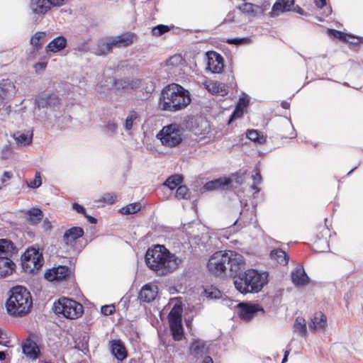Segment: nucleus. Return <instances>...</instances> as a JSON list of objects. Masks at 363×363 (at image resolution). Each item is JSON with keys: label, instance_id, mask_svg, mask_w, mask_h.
<instances>
[{"label": "nucleus", "instance_id": "nucleus-49", "mask_svg": "<svg viewBox=\"0 0 363 363\" xmlns=\"http://www.w3.org/2000/svg\"><path fill=\"white\" fill-rule=\"evenodd\" d=\"M41 178H40V173L37 172L35 173V178L32 180H30L29 182H28V186L31 188H38L41 185Z\"/></svg>", "mask_w": 363, "mask_h": 363}, {"label": "nucleus", "instance_id": "nucleus-36", "mask_svg": "<svg viewBox=\"0 0 363 363\" xmlns=\"http://www.w3.org/2000/svg\"><path fill=\"white\" fill-rule=\"evenodd\" d=\"M246 135L248 139L256 143L264 144L266 142V137H264L263 135H260V133L257 130H248Z\"/></svg>", "mask_w": 363, "mask_h": 363}, {"label": "nucleus", "instance_id": "nucleus-62", "mask_svg": "<svg viewBox=\"0 0 363 363\" xmlns=\"http://www.w3.org/2000/svg\"><path fill=\"white\" fill-rule=\"evenodd\" d=\"M248 105V100L245 99V98H242V99H240L237 106H240V107H242V109L244 110V108Z\"/></svg>", "mask_w": 363, "mask_h": 363}, {"label": "nucleus", "instance_id": "nucleus-34", "mask_svg": "<svg viewBox=\"0 0 363 363\" xmlns=\"http://www.w3.org/2000/svg\"><path fill=\"white\" fill-rule=\"evenodd\" d=\"M32 134L28 135L26 133L17 131L13 134V138L19 145L26 146L32 142Z\"/></svg>", "mask_w": 363, "mask_h": 363}, {"label": "nucleus", "instance_id": "nucleus-3", "mask_svg": "<svg viewBox=\"0 0 363 363\" xmlns=\"http://www.w3.org/2000/svg\"><path fill=\"white\" fill-rule=\"evenodd\" d=\"M245 261L238 272H233V283L235 289L242 294H255L260 291L267 283V275L254 269L245 270Z\"/></svg>", "mask_w": 363, "mask_h": 363}, {"label": "nucleus", "instance_id": "nucleus-2", "mask_svg": "<svg viewBox=\"0 0 363 363\" xmlns=\"http://www.w3.org/2000/svg\"><path fill=\"white\" fill-rule=\"evenodd\" d=\"M191 101L187 89L180 84L172 83L162 89L158 106L162 111L177 112L184 109Z\"/></svg>", "mask_w": 363, "mask_h": 363}, {"label": "nucleus", "instance_id": "nucleus-63", "mask_svg": "<svg viewBox=\"0 0 363 363\" xmlns=\"http://www.w3.org/2000/svg\"><path fill=\"white\" fill-rule=\"evenodd\" d=\"M314 3L318 8L322 9L326 5V0H314Z\"/></svg>", "mask_w": 363, "mask_h": 363}, {"label": "nucleus", "instance_id": "nucleus-41", "mask_svg": "<svg viewBox=\"0 0 363 363\" xmlns=\"http://www.w3.org/2000/svg\"><path fill=\"white\" fill-rule=\"evenodd\" d=\"M138 114L135 111H131L125 121V129L130 130L133 128V121L138 118Z\"/></svg>", "mask_w": 363, "mask_h": 363}, {"label": "nucleus", "instance_id": "nucleus-6", "mask_svg": "<svg viewBox=\"0 0 363 363\" xmlns=\"http://www.w3.org/2000/svg\"><path fill=\"white\" fill-rule=\"evenodd\" d=\"M52 310L56 315H62L68 319H77L83 314V306L76 301L61 297L53 304Z\"/></svg>", "mask_w": 363, "mask_h": 363}, {"label": "nucleus", "instance_id": "nucleus-53", "mask_svg": "<svg viewBox=\"0 0 363 363\" xmlns=\"http://www.w3.org/2000/svg\"><path fill=\"white\" fill-rule=\"evenodd\" d=\"M115 312V306L113 305H105L101 308V313L104 315H110Z\"/></svg>", "mask_w": 363, "mask_h": 363}, {"label": "nucleus", "instance_id": "nucleus-10", "mask_svg": "<svg viewBox=\"0 0 363 363\" xmlns=\"http://www.w3.org/2000/svg\"><path fill=\"white\" fill-rule=\"evenodd\" d=\"M232 179L230 178L220 177L206 182L201 188V192L211 191L216 190H227L230 189Z\"/></svg>", "mask_w": 363, "mask_h": 363}, {"label": "nucleus", "instance_id": "nucleus-29", "mask_svg": "<svg viewBox=\"0 0 363 363\" xmlns=\"http://www.w3.org/2000/svg\"><path fill=\"white\" fill-rule=\"evenodd\" d=\"M114 48L112 44V39L111 37H108L104 40H101L98 42L97 49L96 54L97 55H105L112 52Z\"/></svg>", "mask_w": 363, "mask_h": 363}, {"label": "nucleus", "instance_id": "nucleus-35", "mask_svg": "<svg viewBox=\"0 0 363 363\" xmlns=\"http://www.w3.org/2000/svg\"><path fill=\"white\" fill-rule=\"evenodd\" d=\"M294 331L301 337L307 335L306 321L303 317H297L294 323Z\"/></svg>", "mask_w": 363, "mask_h": 363}, {"label": "nucleus", "instance_id": "nucleus-37", "mask_svg": "<svg viewBox=\"0 0 363 363\" xmlns=\"http://www.w3.org/2000/svg\"><path fill=\"white\" fill-rule=\"evenodd\" d=\"M175 197L178 199H189L190 198V192L185 185H179L175 193Z\"/></svg>", "mask_w": 363, "mask_h": 363}, {"label": "nucleus", "instance_id": "nucleus-13", "mask_svg": "<svg viewBox=\"0 0 363 363\" xmlns=\"http://www.w3.org/2000/svg\"><path fill=\"white\" fill-rule=\"evenodd\" d=\"M69 269L67 267L60 265L49 269L45 274V278L50 281H59L65 279L69 276Z\"/></svg>", "mask_w": 363, "mask_h": 363}, {"label": "nucleus", "instance_id": "nucleus-47", "mask_svg": "<svg viewBox=\"0 0 363 363\" xmlns=\"http://www.w3.org/2000/svg\"><path fill=\"white\" fill-rule=\"evenodd\" d=\"M223 86V84L218 82H210L206 84V87L211 94H218V87Z\"/></svg>", "mask_w": 363, "mask_h": 363}, {"label": "nucleus", "instance_id": "nucleus-44", "mask_svg": "<svg viewBox=\"0 0 363 363\" xmlns=\"http://www.w3.org/2000/svg\"><path fill=\"white\" fill-rule=\"evenodd\" d=\"M97 202L105 203L107 204H114L118 202L117 196L115 194H106L99 199L96 200Z\"/></svg>", "mask_w": 363, "mask_h": 363}, {"label": "nucleus", "instance_id": "nucleus-12", "mask_svg": "<svg viewBox=\"0 0 363 363\" xmlns=\"http://www.w3.org/2000/svg\"><path fill=\"white\" fill-rule=\"evenodd\" d=\"M114 48H122L132 45L137 40V35L131 32H125L117 36L111 37Z\"/></svg>", "mask_w": 363, "mask_h": 363}, {"label": "nucleus", "instance_id": "nucleus-30", "mask_svg": "<svg viewBox=\"0 0 363 363\" xmlns=\"http://www.w3.org/2000/svg\"><path fill=\"white\" fill-rule=\"evenodd\" d=\"M16 251L13 243L9 240H0V257H10Z\"/></svg>", "mask_w": 363, "mask_h": 363}, {"label": "nucleus", "instance_id": "nucleus-28", "mask_svg": "<svg viewBox=\"0 0 363 363\" xmlns=\"http://www.w3.org/2000/svg\"><path fill=\"white\" fill-rule=\"evenodd\" d=\"M111 352L118 360L122 361L127 357L126 350L121 340H113L111 342Z\"/></svg>", "mask_w": 363, "mask_h": 363}, {"label": "nucleus", "instance_id": "nucleus-4", "mask_svg": "<svg viewBox=\"0 0 363 363\" xmlns=\"http://www.w3.org/2000/svg\"><path fill=\"white\" fill-rule=\"evenodd\" d=\"M244 257L242 255L233 251L215 252L208 259L207 267L216 276H220L229 271L231 276L233 272H238L243 267Z\"/></svg>", "mask_w": 363, "mask_h": 363}, {"label": "nucleus", "instance_id": "nucleus-24", "mask_svg": "<svg viewBox=\"0 0 363 363\" xmlns=\"http://www.w3.org/2000/svg\"><path fill=\"white\" fill-rule=\"evenodd\" d=\"M59 103V98L54 94L44 95L35 100V104L39 108L52 107Z\"/></svg>", "mask_w": 363, "mask_h": 363}, {"label": "nucleus", "instance_id": "nucleus-8", "mask_svg": "<svg viewBox=\"0 0 363 363\" xmlns=\"http://www.w3.org/2000/svg\"><path fill=\"white\" fill-rule=\"evenodd\" d=\"M43 263L42 253L35 247L28 248L21 257V266L26 272L31 273L39 269Z\"/></svg>", "mask_w": 363, "mask_h": 363}, {"label": "nucleus", "instance_id": "nucleus-52", "mask_svg": "<svg viewBox=\"0 0 363 363\" xmlns=\"http://www.w3.org/2000/svg\"><path fill=\"white\" fill-rule=\"evenodd\" d=\"M117 128V124L112 121H108L105 125V129L109 135H113L116 132Z\"/></svg>", "mask_w": 363, "mask_h": 363}, {"label": "nucleus", "instance_id": "nucleus-19", "mask_svg": "<svg viewBox=\"0 0 363 363\" xmlns=\"http://www.w3.org/2000/svg\"><path fill=\"white\" fill-rule=\"evenodd\" d=\"M157 294V286L150 284H145L139 293L140 301L150 303L153 301Z\"/></svg>", "mask_w": 363, "mask_h": 363}, {"label": "nucleus", "instance_id": "nucleus-25", "mask_svg": "<svg viewBox=\"0 0 363 363\" xmlns=\"http://www.w3.org/2000/svg\"><path fill=\"white\" fill-rule=\"evenodd\" d=\"M15 268V264L9 257H0V277H4L11 274Z\"/></svg>", "mask_w": 363, "mask_h": 363}, {"label": "nucleus", "instance_id": "nucleus-16", "mask_svg": "<svg viewBox=\"0 0 363 363\" xmlns=\"http://www.w3.org/2000/svg\"><path fill=\"white\" fill-rule=\"evenodd\" d=\"M291 281L296 286H303L308 284L309 278L303 267H296L291 272Z\"/></svg>", "mask_w": 363, "mask_h": 363}, {"label": "nucleus", "instance_id": "nucleus-51", "mask_svg": "<svg viewBox=\"0 0 363 363\" xmlns=\"http://www.w3.org/2000/svg\"><path fill=\"white\" fill-rule=\"evenodd\" d=\"M143 80L129 77L128 89H136L140 87Z\"/></svg>", "mask_w": 363, "mask_h": 363}, {"label": "nucleus", "instance_id": "nucleus-22", "mask_svg": "<svg viewBox=\"0 0 363 363\" xmlns=\"http://www.w3.org/2000/svg\"><path fill=\"white\" fill-rule=\"evenodd\" d=\"M84 235V230L81 227H72L67 230L63 235V241L67 245H72L77 239Z\"/></svg>", "mask_w": 363, "mask_h": 363}, {"label": "nucleus", "instance_id": "nucleus-27", "mask_svg": "<svg viewBox=\"0 0 363 363\" xmlns=\"http://www.w3.org/2000/svg\"><path fill=\"white\" fill-rule=\"evenodd\" d=\"M26 220L31 225L40 223L44 216L43 211L38 208H31L25 212Z\"/></svg>", "mask_w": 363, "mask_h": 363}, {"label": "nucleus", "instance_id": "nucleus-55", "mask_svg": "<svg viewBox=\"0 0 363 363\" xmlns=\"http://www.w3.org/2000/svg\"><path fill=\"white\" fill-rule=\"evenodd\" d=\"M11 152H12V149H11L10 145H6L3 147L1 157L3 159H7L9 157V156L11 154Z\"/></svg>", "mask_w": 363, "mask_h": 363}, {"label": "nucleus", "instance_id": "nucleus-48", "mask_svg": "<svg viewBox=\"0 0 363 363\" xmlns=\"http://www.w3.org/2000/svg\"><path fill=\"white\" fill-rule=\"evenodd\" d=\"M208 69H210L213 73H220L223 71V65H218L215 63L212 58L208 60Z\"/></svg>", "mask_w": 363, "mask_h": 363}, {"label": "nucleus", "instance_id": "nucleus-38", "mask_svg": "<svg viewBox=\"0 0 363 363\" xmlns=\"http://www.w3.org/2000/svg\"><path fill=\"white\" fill-rule=\"evenodd\" d=\"M328 31L334 38L339 39L342 42H349L348 38H354V35H352L346 34L335 29H329Z\"/></svg>", "mask_w": 363, "mask_h": 363}, {"label": "nucleus", "instance_id": "nucleus-14", "mask_svg": "<svg viewBox=\"0 0 363 363\" xmlns=\"http://www.w3.org/2000/svg\"><path fill=\"white\" fill-rule=\"evenodd\" d=\"M15 94V86L9 79L0 82V106L5 104V100L12 97Z\"/></svg>", "mask_w": 363, "mask_h": 363}, {"label": "nucleus", "instance_id": "nucleus-39", "mask_svg": "<svg viewBox=\"0 0 363 363\" xmlns=\"http://www.w3.org/2000/svg\"><path fill=\"white\" fill-rule=\"evenodd\" d=\"M129 77L113 80V86L116 90L128 89Z\"/></svg>", "mask_w": 363, "mask_h": 363}, {"label": "nucleus", "instance_id": "nucleus-59", "mask_svg": "<svg viewBox=\"0 0 363 363\" xmlns=\"http://www.w3.org/2000/svg\"><path fill=\"white\" fill-rule=\"evenodd\" d=\"M74 50L77 51L86 52L88 51L87 43L84 42L82 45H78L74 48Z\"/></svg>", "mask_w": 363, "mask_h": 363}, {"label": "nucleus", "instance_id": "nucleus-31", "mask_svg": "<svg viewBox=\"0 0 363 363\" xmlns=\"http://www.w3.org/2000/svg\"><path fill=\"white\" fill-rule=\"evenodd\" d=\"M45 32H36L30 38V43L36 51L41 49L45 43Z\"/></svg>", "mask_w": 363, "mask_h": 363}, {"label": "nucleus", "instance_id": "nucleus-57", "mask_svg": "<svg viewBox=\"0 0 363 363\" xmlns=\"http://www.w3.org/2000/svg\"><path fill=\"white\" fill-rule=\"evenodd\" d=\"M42 228L44 230V231H50L52 228V225L50 221L48 218H45L43 220Z\"/></svg>", "mask_w": 363, "mask_h": 363}, {"label": "nucleus", "instance_id": "nucleus-61", "mask_svg": "<svg viewBox=\"0 0 363 363\" xmlns=\"http://www.w3.org/2000/svg\"><path fill=\"white\" fill-rule=\"evenodd\" d=\"M72 207L77 213L84 214V216L86 215L83 206H72Z\"/></svg>", "mask_w": 363, "mask_h": 363}, {"label": "nucleus", "instance_id": "nucleus-45", "mask_svg": "<svg viewBox=\"0 0 363 363\" xmlns=\"http://www.w3.org/2000/svg\"><path fill=\"white\" fill-rule=\"evenodd\" d=\"M244 113V111L242 109V107L237 106L235 107V109L233 111L232 114L230 115L228 123L230 124L233 123L235 119L241 118Z\"/></svg>", "mask_w": 363, "mask_h": 363}, {"label": "nucleus", "instance_id": "nucleus-46", "mask_svg": "<svg viewBox=\"0 0 363 363\" xmlns=\"http://www.w3.org/2000/svg\"><path fill=\"white\" fill-rule=\"evenodd\" d=\"M212 58L213 61L218 65H223L224 67L223 57L216 52L212 51L208 53V60Z\"/></svg>", "mask_w": 363, "mask_h": 363}, {"label": "nucleus", "instance_id": "nucleus-18", "mask_svg": "<svg viewBox=\"0 0 363 363\" xmlns=\"http://www.w3.org/2000/svg\"><path fill=\"white\" fill-rule=\"evenodd\" d=\"M294 5V0H277L273 5L270 16L274 18L279 16V13L290 11Z\"/></svg>", "mask_w": 363, "mask_h": 363}, {"label": "nucleus", "instance_id": "nucleus-5", "mask_svg": "<svg viewBox=\"0 0 363 363\" xmlns=\"http://www.w3.org/2000/svg\"><path fill=\"white\" fill-rule=\"evenodd\" d=\"M10 293L6 303L8 313L13 317L27 315L33 306L30 292L24 286H16L10 290Z\"/></svg>", "mask_w": 363, "mask_h": 363}, {"label": "nucleus", "instance_id": "nucleus-56", "mask_svg": "<svg viewBox=\"0 0 363 363\" xmlns=\"http://www.w3.org/2000/svg\"><path fill=\"white\" fill-rule=\"evenodd\" d=\"M65 3V0H50L49 1V5L50 6V9L52 7L55 6H61L64 5Z\"/></svg>", "mask_w": 363, "mask_h": 363}, {"label": "nucleus", "instance_id": "nucleus-58", "mask_svg": "<svg viewBox=\"0 0 363 363\" xmlns=\"http://www.w3.org/2000/svg\"><path fill=\"white\" fill-rule=\"evenodd\" d=\"M89 337L87 336L83 337V342L82 343V351L88 350L89 345H88Z\"/></svg>", "mask_w": 363, "mask_h": 363}, {"label": "nucleus", "instance_id": "nucleus-15", "mask_svg": "<svg viewBox=\"0 0 363 363\" xmlns=\"http://www.w3.org/2000/svg\"><path fill=\"white\" fill-rule=\"evenodd\" d=\"M327 327V316L320 311L314 313L308 328L311 332L315 333L320 330H325Z\"/></svg>", "mask_w": 363, "mask_h": 363}, {"label": "nucleus", "instance_id": "nucleus-64", "mask_svg": "<svg viewBox=\"0 0 363 363\" xmlns=\"http://www.w3.org/2000/svg\"><path fill=\"white\" fill-rule=\"evenodd\" d=\"M182 57L180 56L174 55L169 58L168 60V63L170 65H174V62H177L178 60L182 61Z\"/></svg>", "mask_w": 363, "mask_h": 363}, {"label": "nucleus", "instance_id": "nucleus-43", "mask_svg": "<svg viewBox=\"0 0 363 363\" xmlns=\"http://www.w3.org/2000/svg\"><path fill=\"white\" fill-rule=\"evenodd\" d=\"M141 210V206H124L121 209H119L118 212L125 214H133Z\"/></svg>", "mask_w": 363, "mask_h": 363}, {"label": "nucleus", "instance_id": "nucleus-40", "mask_svg": "<svg viewBox=\"0 0 363 363\" xmlns=\"http://www.w3.org/2000/svg\"><path fill=\"white\" fill-rule=\"evenodd\" d=\"M170 27L163 24H159L152 29V34L155 36H161L162 35L169 32Z\"/></svg>", "mask_w": 363, "mask_h": 363}, {"label": "nucleus", "instance_id": "nucleus-60", "mask_svg": "<svg viewBox=\"0 0 363 363\" xmlns=\"http://www.w3.org/2000/svg\"><path fill=\"white\" fill-rule=\"evenodd\" d=\"M218 91L219 92H218V94H220V96H225L228 92V87L225 84H223V86L218 87Z\"/></svg>", "mask_w": 363, "mask_h": 363}, {"label": "nucleus", "instance_id": "nucleus-17", "mask_svg": "<svg viewBox=\"0 0 363 363\" xmlns=\"http://www.w3.org/2000/svg\"><path fill=\"white\" fill-rule=\"evenodd\" d=\"M190 354L199 358L208 353V347L202 340H194L189 347Z\"/></svg>", "mask_w": 363, "mask_h": 363}, {"label": "nucleus", "instance_id": "nucleus-1", "mask_svg": "<svg viewBox=\"0 0 363 363\" xmlns=\"http://www.w3.org/2000/svg\"><path fill=\"white\" fill-rule=\"evenodd\" d=\"M147 266L157 275L164 276L177 269L181 260L163 245L149 248L145 254Z\"/></svg>", "mask_w": 363, "mask_h": 363}, {"label": "nucleus", "instance_id": "nucleus-11", "mask_svg": "<svg viewBox=\"0 0 363 363\" xmlns=\"http://www.w3.org/2000/svg\"><path fill=\"white\" fill-rule=\"evenodd\" d=\"M240 311L238 315L242 320L249 321L259 311L264 313V310L258 304L240 303L238 304Z\"/></svg>", "mask_w": 363, "mask_h": 363}, {"label": "nucleus", "instance_id": "nucleus-21", "mask_svg": "<svg viewBox=\"0 0 363 363\" xmlns=\"http://www.w3.org/2000/svg\"><path fill=\"white\" fill-rule=\"evenodd\" d=\"M23 352L28 357L36 359L40 354V350L35 341L30 337L27 338L22 345Z\"/></svg>", "mask_w": 363, "mask_h": 363}, {"label": "nucleus", "instance_id": "nucleus-26", "mask_svg": "<svg viewBox=\"0 0 363 363\" xmlns=\"http://www.w3.org/2000/svg\"><path fill=\"white\" fill-rule=\"evenodd\" d=\"M238 9L243 13L251 16H256L258 13L263 14L264 9L256 4L245 2L238 6Z\"/></svg>", "mask_w": 363, "mask_h": 363}, {"label": "nucleus", "instance_id": "nucleus-33", "mask_svg": "<svg viewBox=\"0 0 363 363\" xmlns=\"http://www.w3.org/2000/svg\"><path fill=\"white\" fill-rule=\"evenodd\" d=\"M183 179L182 174H174L169 177L163 185L167 186L170 190H173L183 182Z\"/></svg>", "mask_w": 363, "mask_h": 363}, {"label": "nucleus", "instance_id": "nucleus-50", "mask_svg": "<svg viewBox=\"0 0 363 363\" xmlns=\"http://www.w3.org/2000/svg\"><path fill=\"white\" fill-rule=\"evenodd\" d=\"M204 293L210 298H218L220 296V291L216 289H205Z\"/></svg>", "mask_w": 363, "mask_h": 363}, {"label": "nucleus", "instance_id": "nucleus-32", "mask_svg": "<svg viewBox=\"0 0 363 363\" xmlns=\"http://www.w3.org/2000/svg\"><path fill=\"white\" fill-rule=\"evenodd\" d=\"M271 258L275 259L279 264L286 265L289 262V257L281 249H275L270 252Z\"/></svg>", "mask_w": 363, "mask_h": 363}, {"label": "nucleus", "instance_id": "nucleus-23", "mask_svg": "<svg viewBox=\"0 0 363 363\" xmlns=\"http://www.w3.org/2000/svg\"><path fill=\"white\" fill-rule=\"evenodd\" d=\"M67 40L66 38L62 35H59L48 43L45 50L47 52H51L55 53L64 50L67 47Z\"/></svg>", "mask_w": 363, "mask_h": 363}, {"label": "nucleus", "instance_id": "nucleus-20", "mask_svg": "<svg viewBox=\"0 0 363 363\" xmlns=\"http://www.w3.org/2000/svg\"><path fill=\"white\" fill-rule=\"evenodd\" d=\"M50 0H30V9L35 14L43 16L50 10Z\"/></svg>", "mask_w": 363, "mask_h": 363}, {"label": "nucleus", "instance_id": "nucleus-42", "mask_svg": "<svg viewBox=\"0 0 363 363\" xmlns=\"http://www.w3.org/2000/svg\"><path fill=\"white\" fill-rule=\"evenodd\" d=\"M255 173L252 176L253 184L252 185V188L256 190L257 192L259 191V189L257 187V185L261 184L262 181V178L260 174V171L259 168L255 167Z\"/></svg>", "mask_w": 363, "mask_h": 363}, {"label": "nucleus", "instance_id": "nucleus-7", "mask_svg": "<svg viewBox=\"0 0 363 363\" xmlns=\"http://www.w3.org/2000/svg\"><path fill=\"white\" fill-rule=\"evenodd\" d=\"M157 138L166 147H174L182 142V128L177 123L163 127L157 133Z\"/></svg>", "mask_w": 363, "mask_h": 363}, {"label": "nucleus", "instance_id": "nucleus-54", "mask_svg": "<svg viewBox=\"0 0 363 363\" xmlns=\"http://www.w3.org/2000/svg\"><path fill=\"white\" fill-rule=\"evenodd\" d=\"M244 175H245V172H243V173L237 172L235 174H232V176L229 178L230 179H232V182H235L237 184H242L245 179Z\"/></svg>", "mask_w": 363, "mask_h": 363}, {"label": "nucleus", "instance_id": "nucleus-9", "mask_svg": "<svg viewBox=\"0 0 363 363\" xmlns=\"http://www.w3.org/2000/svg\"><path fill=\"white\" fill-rule=\"evenodd\" d=\"M182 306L176 304L168 315L170 330L172 337L175 341H179L184 337V330L182 323Z\"/></svg>", "mask_w": 363, "mask_h": 363}]
</instances>
